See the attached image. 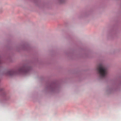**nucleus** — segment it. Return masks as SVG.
Masks as SVG:
<instances>
[{
  "label": "nucleus",
  "instance_id": "nucleus-1",
  "mask_svg": "<svg viewBox=\"0 0 121 121\" xmlns=\"http://www.w3.org/2000/svg\"><path fill=\"white\" fill-rule=\"evenodd\" d=\"M97 70L99 73L100 76L101 77H104L107 74V69L101 64L99 65L97 68Z\"/></svg>",
  "mask_w": 121,
  "mask_h": 121
},
{
  "label": "nucleus",
  "instance_id": "nucleus-2",
  "mask_svg": "<svg viewBox=\"0 0 121 121\" xmlns=\"http://www.w3.org/2000/svg\"><path fill=\"white\" fill-rule=\"evenodd\" d=\"M28 71L29 69L28 68L25 67H23L22 68H20L18 70V72L19 73H26L28 72Z\"/></svg>",
  "mask_w": 121,
  "mask_h": 121
},
{
  "label": "nucleus",
  "instance_id": "nucleus-3",
  "mask_svg": "<svg viewBox=\"0 0 121 121\" xmlns=\"http://www.w3.org/2000/svg\"><path fill=\"white\" fill-rule=\"evenodd\" d=\"M17 73L16 71H13V70H9L7 71L6 74L7 75H12L16 74Z\"/></svg>",
  "mask_w": 121,
  "mask_h": 121
},
{
  "label": "nucleus",
  "instance_id": "nucleus-4",
  "mask_svg": "<svg viewBox=\"0 0 121 121\" xmlns=\"http://www.w3.org/2000/svg\"><path fill=\"white\" fill-rule=\"evenodd\" d=\"M61 0V2H63V0Z\"/></svg>",
  "mask_w": 121,
  "mask_h": 121
},
{
  "label": "nucleus",
  "instance_id": "nucleus-5",
  "mask_svg": "<svg viewBox=\"0 0 121 121\" xmlns=\"http://www.w3.org/2000/svg\"><path fill=\"white\" fill-rule=\"evenodd\" d=\"M1 63V61L0 60V64Z\"/></svg>",
  "mask_w": 121,
  "mask_h": 121
}]
</instances>
